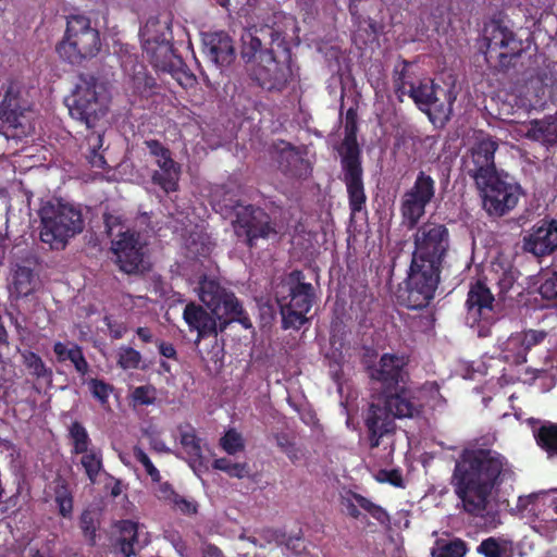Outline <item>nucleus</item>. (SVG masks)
Returning a JSON list of instances; mask_svg holds the SVG:
<instances>
[{"label":"nucleus","instance_id":"nucleus-1","mask_svg":"<svg viewBox=\"0 0 557 557\" xmlns=\"http://www.w3.org/2000/svg\"><path fill=\"white\" fill-rule=\"evenodd\" d=\"M512 463L490 447L463 448L455 462L450 485L466 513L482 516L500 487L515 479Z\"/></svg>","mask_w":557,"mask_h":557},{"label":"nucleus","instance_id":"nucleus-2","mask_svg":"<svg viewBox=\"0 0 557 557\" xmlns=\"http://www.w3.org/2000/svg\"><path fill=\"white\" fill-rule=\"evenodd\" d=\"M413 250L405 288L398 299L408 309H423L435 297L450 249V235L443 223L426 221L414 226Z\"/></svg>","mask_w":557,"mask_h":557},{"label":"nucleus","instance_id":"nucleus-3","mask_svg":"<svg viewBox=\"0 0 557 557\" xmlns=\"http://www.w3.org/2000/svg\"><path fill=\"white\" fill-rule=\"evenodd\" d=\"M384 407L371 404L364 419L370 448L380 446L384 436L394 433L393 418H416L422 413L424 401L417 389L401 386L380 396Z\"/></svg>","mask_w":557,"mask_h":557},{"label":"nucleus","instance_id":"nucleus-4","mask_svg":"<svg viewBox=\"0 0 557 557\" xmlns=\"http://www.w3.org/2000/svg\"><path fill=\"white\" fill-rule=\"evenodd\" d=\"M357 111L349 108L346 112L345 136L337 148L341 158V180L346 187L348 207L354 216L367 208V194L363 182L362 152L357 140Z\"/></svg>","mask_w":557,"mask_h":557},{"label":"nucleus","instance_id":"nucleus-5","mask_svg":"<svg viewBox=\"0 0 557 557\" xmlns=\"http://www.w3.org/2000/svg\"><path fill=\"white\" fill-rule=\"evenodd\" d=\"M40 240L51 249H64L69 239L84 228L82 211L72 205L45 203L39 210Z\"/></svg>","mask_w":557,"mask_h":557},{"label":"nucleus","instance_id":"nucleus-6","mask_svg":"<svg viewBox=\"0 0 557 557\" xmlns=\"http://www.w3.org/2000/svg\"><path fill=\"white\" fill-rule=\"evenodd\" d=\"M100 48V34L91 27L90 20L84 15H71L64 37L57 45L55 51L62 60L75 65L95 57Z\"/></svg>","mask_w":557,"mask_h":557},{"label":"nucleus","instance_id":"nucleus-7","mask_svg":"<svg viewBox=\"0 0 557 557\" xmlns=\"http://www.w3.org/2000/svg\"><path fill=\"white\" fill-rule=\"evenodd\" d=\"M66 106L73 119L91 128L107 113L106 89L94 75L82 74Z\"/></svg>","mask_w":557,"mask_h":557},{"label":"nucleus","instance_id":"nucleus-8","mask_svg":"<svg viewBox=\"0 0 557 557\" xmlns=\"http://www.w3.org/2000/svg\"><path fill=\"white\" fill-rule=\"evenodd\" d=\"M287 295L277 297L284 330H299L307 321L314 293L313 286L305 282V274L300 270H293L286 281Z\"/></svg>","mask_w":557,"mask_h":557},{"label":"nucleus","instance_id":"nucleus-9","mask_svg":"<svg viewBox=\"0 0 557 557\" xmlns=\"http://www.w3.org/2000/svg\"><path fill=\"white\" fill-rule=\"evenodd\" d=\"M480 190L483 209L490 216L500 218L516 208L523 190L504 171L475 183Z\"/></svg>","mask_w":557,"mask_h":557},{"label":"nucleus","instance_id":"nucleus-10","mask_svg":"<svg viewBox=\"0 0 557 557\" xmlns=\"http://www.w3.org/2000/svg\"><path fill=\"white\" fill-rule=\"evenodd\" d=\"M250 77L264 91L282 94L294 79L290 55L280 61L272 50L261 52L250 70Z\"/></svg>","mask_w":557,"mask_h":557},{"label":"nucleus","instance_id":"nucleus-11","mask_svg":"<svg viewBox=\"0 0 557 557\" xmlns=\"http://www.w3.org/2000/svg\"><path fill=\"white\" fill-rule=\"evenodd\" d=\"M467 321L478 327L479 337H488L492 325L498 320L495 297L483 280L470 284L467 300Z\"/></svg>","mask_w":557,"mask_h":557},{"label":"nucleus","instance_id":"nucleus-12","mask_svg":"<svg viewBox=\"0 0 557 557\" xmlns=\"http://www.w3.org/2000/svg\"><path fill=\"white\" fill-rule=\"evenodd\" d=\"M232 226L238 240L250 249L257 246L258 239H268L270 235L276 234L271 216L253 205L239 208Z\"/></svg>","mask_w":557,"mask_h":557},{"label":"nucleus","instance_id":"nucleus-13","mask_svg":"<svg viewBox=\"0 0 557 557\" xmlns=\"http://www.w3.org/2000/svg\"><path fill=\"white\" fill-rule=\"evenodd\" d=\"M111 251L121 272L128 275L144 272L145 244L140 242L139 232L131 228L120 232L111 240Z\"/></svg>","mask_w":557,"mask_h":557},{"label":"nucleus","instance_id":"nucleus-14","mask_svg":"<svg viewBox=\"0 0 557 557\" xmlns=\"http://www.w3.org/2000/svg\"><path fill=\"white\" fill-rule=\"evenodd\" d=\"M434 196L435 181L420 171L412 187L405 193L400 206V212L408 228L417 226Z\"/></svg>","mask_w":557,"mask_h":557},{"label":"nucleus","instance_id":"nucleus-15","mask_svg":"<svg viewBox=\"0 0 557 557\" xmlns=\"http://www.w3.org/2000/svg\"><path fill=\"white\" fill-rule=\"evenodd\" d=\"M144 144L158 166L151 174L152 184L165 194L177 191L182 169L172 158L171 150L158 139H147Z\"/></svg>","mask_w":557,"mask_h":557},{"label":"nucleus","instance_id":"nucleus-16","mask_svg":"<svg viewBox=\"0 0 557 557\" xmlns=\"http://www.w3.org/2000/svg\"><path fill=\"white\" fill-rule=\"evenodd\" d=\"M486 58L496 59L500 66H508L522 51V41L500 22H492L485 28Z\"/></svg>","mask_w":557,"mask_h":557},{"label":"nucleus","instance_id":"nucleus-17","mask_svg":"<svg viewBox=\"0 0 557 557\" xmlns=\"http://www.w3.org/2000/svg\"><path fill=\"white\" fill-rule=\"evenodd\" d=\"M403 357L393 354H383L376 366L368 368L373 389L379 396L392 393L405 384L407 372Z\"/></svg>","mask_w":557,"mask_h":557},{"label":"nucleus","instance_id":"nucleus-18","mask_svg":"<svg viewBox=\"0 0 557 557\" xmlns=\"http://www.w3.org/2000/svg\"><path fill=\"white\" fill-rule=\"evenodd\" d=\"M498 149V141L491 135L478 137L470 150V159L466 162L468 175L479 183L499 171L495 164V152Z\"/></svg>","mask_w":557,"mask_h":557},{"label":"nucleus","instance_id":"nucleus-19","mask_svg":"<svg viewBox=\"0 0 557 557\" xmlns=\"http://www.w3.org/2000/svg\"><path fill=\"white\" fill-rule=\"evenodd\" d=\"M409 97L417 107L425 112L429 119L435 123L436 120H447L451 111V103H446L438 97V92L445 94V90L436 85L434 81L420 82L418 86L409 84Z\"/></svg>","mask_w":557,"mask_h":557},{"label":"nucleus","instance_id":"nucleus-20","mask_svg":"<svg viewBox=\"0 0 557 557\" xmlns=\"http://www.w3.org/2000/svg\"><path fill=\"white\" fill-rule=\"evenodd\" d=\"M517 509L525 518H533L548 528H557V495L540 492L520 496Z\"/></svg>","mask_w":557,"mask_h":557},{"label":"nucleus","instance_id":"nucleus-21","mask_svg":"<svg viewBox=\"0 0 557 557\" xmlns=\"http://www.w3.org/2000/svg\"><path fill=\"white\" fill-rule=\"evenodd\" d=\"M270 154L286 177L305 180L311 173L309 161L301 156L297 147L286 140L280 139L274 143Z\"/></svg>","mask_w":557,"mask_h":557},{"label":"nucleus","instance_id":"nucleus-22","mask_svg":"<svg viewBox=\"0 0 557 557\" xmlns=\"http://www.w3.org/2000/svg\"><path fill=\"white\" fill-rule=\"evenodd\" d=\"M522 248L535 257H544L557 250V221L541 220L523 236Z\"/></svg>","mask_w":557,"mask_h":557},{"label":"nucleus","instance_id":"nucleus-23","mask_svg":"<svg viewBox=\"0 0 557 557\" xmlns=\"http://www.w3.org/2000/svg\"><path fill=\"white\" fill-rule=\"evenodd\" d=\"M29 109L30 104L22 98L20 87L15 84H10L0 103L1 121L11 128L21 129L20 134H25V127L28 122L26 112Z\"/></svg>","mask_w":557,"mask_h":557},{"label":"nucleus","instance_id":"nucleus-24","mask_svg":"<svg viewBox=\"0 0 557 557\" xmlns=\"http://www.w3.org/2000/svg\"><path fill=\"white\" fill-rule=\"evenodd\" d=\"M223 296L219 302L220 308L211 311L219 323V331L221 333L224 332L233 322L239 323L246 330L251 329V320L236 295L232 290L226 289Z\"/></svg>","mask_w":557,"mask_h":557},{"label":"nucleus","instance_id":"nucleus-25","mask_svg":"<svg viewBox=\"0 0 557 557\" xmlns=\"http://www.w3.org/2000/svg\"><path fill=\"white\" fill-rule=\"evenodd\" d=\"M203 53L216 66L230 65L235 60L233 39L223 30L207 33L202 37Z\"/></svg>","mask_w":557,"mask_h":557},{"label":"nucleus","instance_id":"nucleus-26","mask_svg":"<svg viewBox=\"0 0 557 557\" xmlns=\"http://www.w3.org/2000/svg\"><path fill=\"white\" fill-rule=\"evenodd\" d=\"M341 504L345 507L346 513L354 519H359L361 516L358 505L381 525L386 528L391 525V516L386 509L359 493L351 490L346 491L341 495Z\"/></svg>","mask_w":557,"mask_h":557},{"label":"nucleus","instance_id":"nucleus-27","mask_svg":"<svg viewBox=\"0 0 557 557\" xmlns=\"http://www.w3.org/2000/svg\"><path fill=\"white\" fill-rule=\"evenodd\" d=\"M183 319L190 332H197V339L201 341L210 336H216L219 323L214 315L194 301L188 302L183 311Z\"/></svg>","mask_w":557,"mask_h":557},{"label":"nucleus","instance_id":"nucleus-28","mask_svg":"<svg viewBox=\"0 0 557 557\" xmlns=\"http://www.w3.org/2000/svg\"><path fill=\"white\" fill-rule=\"evenodd\" d=\"M144 525L132 520H122L119 524L117 544L124 557L135 556L150 542Z\"/></svg>","mask_w":557,"mask_h":557},{"label":"nucleus","instance_id":"nucleus-29","mask_svg":"<svg viewBox=\"0 0 557 557\" xmlns=\"http://www.w3.org/2000/svg\"><path fill=\"white\" fill-rule=\"evenodd\" d=\"M144 525L132 520H122L119 524L117 544L124 557L135 556L150 542Z\"/></svg>","mask_w":557,"mask_h":557},{"label":"nucleus","instance_id":"nucleus-30","mask_svg":"<svg viewBox=\"0 0 557 557\" xmlns=\"http://www.w3.org/2000/svg\"><path fill=\"white\" fill-rule=\"evenodd\" d=\"M141 45L147 41L154 44L173 42L172 17L170 14H159L150 17L140 29Z\"/></svg>","mask_w":557,"mask_h":557},{"label":"nucleus","instance_id":"nucleus-31","mask_svg":"<svg viewBox=\"0 0 557 557\" xmlns=\"http://www.w3.org/2000/svg\"><path fill=\"white\" fill-rule=\"evenodd\" d=\"M141 46L148 61L161 72L171 69V64L180 57L175 53L173 42L154 44L148 40L147 45Z\"/></svg>","mask_w":557,"mask_h":557},{"label":"nucleus","instance_id":"nucleus-32","mask_svg":"<svg viewBox=\"0 0 557 557\" xmlns=\"http://www.w3.org/2000/svg\"><path fill=\"white\" fill-rule=\"evenodd\" d=\"M533 437L539 448L545 453L550 461L557 460V423L543 421L539 428L533 429Z\"/></svg>","mask_w":557,"mask_h":557},{"label":"nucleus","instance_id":"nucleus-33","mask_svg":"<svg viewBox=\"0 0 557 557\" xmlns=\"http://www.w3.org/2000/svg\"><path fill=\"white\" fill-rule=\"evenodd\" d=\"M525 137L531 140L542 141L547 146L557 145L556 117L549 115L542 120H532Z\"/></svg>","mask_w":557,"mask_h":557},{"label":"nucleus","instance_id":"nucleus-34","mask_svg":"<svg viewBox=\"0 0 557 557\" xmlns=\"http://www.w3.org/2000/svg\"><path fill=\"white\" fill-rule=\"evenodd\" d=\"M53 352L59 362L71 361L79 375L84 376L89 372V363L79 345L73 344L71 348H67L65 344L57 342L53 345Z\"/></svg>","mask_w":557,"mask_h":557},{"label":"nucleus","instance_id":"nucleus-35","mask_svg":"<svg viewBox=\"0 0 557 557\" xmlns=\"http://www.w3.org/2000/svg\"><path fill=\"white\" fill-rule=\"evenodd\" d=\"M226 287L222 286L216 280L202 277L198 284V296L201 302L210 310L220 308L219 302L224 297Z\"/></svg>","mask_w":557,"mask_h":557},{"label":"nucleus","instance_id":"nucleus-36","mask_svg":"<svg viewBox=\"0 0 557 557\" xmlns=\"http://www.w3.org/2000/svg\"><path fill=\"white\" fill-rule=\"evenodd\" d=\"M37 283L33 269L17 265L12 276V292L17 297H27L36 290Z\"/></svg>","mask_w":557,"mask_h":557},{"label":"nucleus","instance_id":"nucleus-37","mask_svg":"<svg viewBox=\"0 0 557 557\" xmlns=\"http://www.w3.org/2000/svg\"><path fill=\"white\" fill-rule=\"evenodd\" d=\"M468 544L459 537L446 541L438 539L431 550L432 557H465L468 553Z\"/></svg>","mask_w":557,"mask_h":557},{"label":"nucleus","instance_id":"nucleus-38","mask_svg":"<svg viewBox=\"0 0 557 557\" xmlns=\"http://www.w3.org/2000/svg\"><path fill=\"white\" fill-rule=\"evenodd\" d=\"M528 349L523 345V341L520 338L518 332L512 333L505 343L503 349V358L507 363L516 366L523 364L527 362Z\"/></svg>","mask_w":557,"mask_h":557},{"label":"nucleus","instance_id":"nucleus-39","mask_svg":"<svg viewBox=\"0 0 557 557\" xmlns=\"http://www.w3.org/2000/svg\"><path fill=\"white\" fill-rule=\"evenodd\" d=\"M132 86L138 95L145 98L156 95L159 89L156 78L148 74L144 66H140V70L132 76Z\"/></svg>","mask_w":557,"mask_h":557},{"label":"nucleus","instance_id":"nucleus-40","mask_svg":"<svg viewBox=\"0 0 557 557\" xmlns=\"http://www.w3.org/2000/svg\"><path fill=\"white\" fill-rule=\"evenodd\" d=\"M54 502L59 513L63 518H71L73 512V495L69 484L64 480H59L54 487Z\"/></svg>","mask_w":557,"mask_h":557},{"label":"nucleus","instance_id":"nucleus-41","mask_svg":"<svg viewBox=\"0 0 557 557\" xmlns=\"http://www.w3.org/2000/svg\"><path fill=\"white\" fill-rule=\"evenodd\" d=\"M164 72L170 73L178 85L185 89L193 88L197 84L196 75L188 69L181 57L171 64V69H166Z\"/></svg>","mask_w":557,"mask_h":557},{"label":"nucleus","instance_id":"nucleus-42","mask_svg":"<svg viewBox=\"0 0 557 557\" xmlns=\"http://www.w3.org/2000/svg\"><path fill=\"white\" fill-rule=\"evenodd\" d=\"M21 357L23 364L33 376L37 379H45L52 375V371L46 367L38 354L26 349L21 352Z\"/></svg>","mask_w":557,"mask_h":557},{"label":"nucleus","instance_id":"nucleus-43","mask_svg":"<svg viewBox=\"0 0 557 557\" xmlns=\"http://www.w3.org/2000/svg\"><path fill=\"white\" fill-rule=\"evenodd\" d=\"M181 445L189 459L194 462H200L202 459L201 438H199L194 429L181 432Z\"/></svg>","mask_w":557,"mask_h":557},{"label":"nucleus","instance_id":"nucleus-44","mask_svg":"<svg viewBox=\"0 0 557 557\" xmlns=\"http://www.w3.org/2000/svg\"><path fill=\"white\" fill-rule=\"evenodd\" d=\"M70 437L73 443L72 453L73 454H83L88 451V447L90 444V438L85 426L75 421L70 426Z\"/></svg>","mask_w":557,"mask_h":557},{"label":"nucleus","instance_id":"nucleus-45","mask_svg":"<svg viewBox=\"0 0 557 557\" xmlns=\"http://www.w3.org/2000/svg\"><path fill=\"white\" fill-rule=\"evenodd\" d=\"M417 393L419 394V397H421V400L424 401V407L434 409L445 403L440 391V385L436 382L424 383L417 389Z\"/></svg>","mask_w":557,"mask_h":557},{"label":"nucleus","instance_id":"nucleus-46","mask_svg":"<svg viewBox=\"0 0 557 557\" xmlns=\"http://www.w3.org/2000/svg\"><path fill=\"white\" fill-rule=\"evenodd\" d=\"M81 465L85 470V473L91 483H95L99 472L102 469V457L101 454L91 449L87 453H83Z\"/></svg>","mask_w":557,"mask_h":557},{"label":"nucleus","instance_id":"nucleus-47","mask_svg":"<svg viewBox=\"0 0 557 557\" xmlns=\"http://www.w3.org/2000/svg\"><path fill=\"white\" fill-rule=\"evenodd\" d=\"M245 206L246 205H243L240 199L231 190H225L221 198L214 202L215 210L224 215L234 214L236 216L239 208H244Z\"/></svg>","mask_w":557,"mask_h":557},{"label":"nucleus","instance_id":"nucleus-48","mask_svg":"<svg viewBox=\"0 0 557 557\" xmlns=\"http://www.w3.org/2000/svg\"><path fill=\"white\" fill-rule=\"evenodd\" d=\"M507 552V542L490 536L484 539L476 547V553L484 557H504Z\"/></svg>","mask_w":557,"mask_h":557},{"label":"nucleus","instance_id":"nucleus-49","mask_svg":"<svg viewBox=\"0 0 557 557\" xmlns=\"http://www.w3.org/2000/svg\"><path fill=\"white\" fill-rule=\"evenodd\" d=\"M212 468L228 474L231 478L243 479L248 475V465L246 462H232L228 458H218L212 462Z\"/></svg>","mask_w":557,"mask_h":557},{"label":"nucleus","instance_id":"nucleus-50","mask_svg":"<svg viewBox=\"0 0 557 557\" xmlns=\"http://www.w3.org/2000/svg\"><path fill=\"white\" fill-rule=\"evenodd\" d=\"M141 354L133 347L122 346L117 354V366L123 370L138 369L141 362Z\"/></svg>","mask_w":557,"mask_h":557},{"label":"nucleus","instance_id":"nucleus-51","mask_svg":"<svg viewBox=\"0 0 557 557\" xmlns=\"http://www.w3.org/2000/svg\"><path fill=\"white\" fill-rule=\"evenodd\" d=\"M220 446L228 455H236L245 449L244 438L235 429L227 430L220 438Z\"/></svg>","mask_w":557,"mask_h":557},{"label":"nucleus","instance_id":"nucleus-52","mask_svg":"<svg viewBox=\"0 0 557 557\" xmlns=\"http://www.w3.org/2000/svg\"><path fill=\"white\" fill-rule=\"evenodd\" d=\"M87 384L92 397L96 398L101 406L109 404L110 394L114 389L112 384L97 377L89 379Z\"/></svg>","mask_w":557,"mask_h":557},{"label":"nucleus","instance_id":"nucleus-53","mask_svg":"<svg viewBox=\"0 0 557 557\" xmlns=\"http://www.w3.org/2000/svg\"><path fill=\"white\" fill-rule=\"evenodd\" d=\"M242 41H243V46H242V58L246 61V62H250L253 58L260 55L261 52H264L265 50H262V42L261 40L253 36L250 32L244 34L242 36Z\"/></svg>","mask_w":557,"mask_h":557},{"label":"nucleus","instance_id":"nucleus-54","mask_svg":"<svg viewBox=\"0 0 557 557\" xmlns=\"http://www.w3.org/2000/svg\"><path fill=\"white\" fill-rule=\"evenodd\" d=\"M79 527L84 536L88 540V543L90 545H95L98 524L91 511L85 510L82 512L79 518Z\"/></svg>","mask_w":557,"mask_h":557},{"label":"nucleus","instance_id":"nucleus-55","mask_svg":"<svg viewBox=\"0 0 557 557\" xmlns=\"http://www.w3.org/2000/svg\"><path fill=\"white\" fill-rule=\"evenodd\" d=\"M519 276V271L509 265L503 269L502 273L497 277V285L499 288V295L505 296L515 285Z\"/></svg>","mask_w":557,"mask_h":557},{"label":"nucleus","instance_id":"nucleus-56","mask_svg":"<svg viewBox=\"0 0 557 557\" xmlns=\"http://www.w3.org/2000/svg\"><path fill=\"white\" fill-rule=\"evenodd\" d=\"M539 293L548 300L557 298V272H549L542 276Z\"/></svg>","mask_w":557,"mask_h":557},{"label":"nucleus","instance_id":"nucleus-57","mask_svg":"<svg viewBox=\"0 0 557 557\" xmlns=\"http://www.w3.org/2000/svg\"><path fill=\"white\" fill-rule=\"evenodd\" d=\"M520 335V338L523 341L524 347H527L528 351L535 347L541 345L547 337L548 333L544 330H523L521 332H518Z\"/></svg>","mask_w":557,"mask_h":557},{"label":"nucleus","instance_id":"nucleus-58","mask_svg":"<svg viewBox=\"0 0 557 557\" xmlns=\"http://www.w3.org/2000/svg\"><path fill=\"white\" fill-rule=\"evenodd\" d=\"M375 480L380 483H388L395 487H405L400 469H381L375 474Z\"/></svg>","mask_w":557,"mask_h":557},{"label":"nucleus","instance_id":"nucleus-59","mask_svg":"<svg viewBox=\"0 0 557 557\" xmlns=\"http://www.w3.org/2000/svg\"><path fill=\"white\" fill-rule=\"evenodd\" d=\"M124 220L122 218V215L120 214H115V213H112V212H104L103 213V224H104V230H106V233L108 234V236L112 237L116 231V235L120 233V232H125L124 228Z\"/></svg>","mask_w":557,"mask_h":557},{"label":"nucleus","instance_id":"nucleus-60","mask_svg":"<svg viewBox=\"0 0 557 557\" xmlns=\"http://www.w3.org/2000/svg\"><path fill=\"white\" fill-rule=\"evenodd\" d=\"M133 400L143 406H149L154 404V388L152 386L143 385L137 386L132 393Z\"/></svg>","mask_w":557,"mask_h":557},{"label":"nucleus","instance_id":"nucleus-61","mask_svg":"<svg viewBox=\"0 0 557 557\" xmlns=\"http://www.w3.org/2000/svg\"><path fill=\"white\" fill-rule=\"evenodd\" d=\"M403 64H404V67L398 71L397 67H395L394 70V88H395V92L397 95H405L407 91H406V85H407V82H406V73H407V67L410 65V62H408L407 60H403Z\"/></svg>","mask_w":557,"mask_h":557},{"label":"nucleus","instance_id":"nucleus-62","mask_svg":"<svg viewBox=\"0 0 557 557\" xmlns=\"http://www.w3.org/2000/svg\"><path fill=\"white\" fill-rule=\"evenodd\" d=\"M8 333L2 323H0V387H3L5 383L10 381L4 370V361L2 359V349L8 348Z\"/></svg>","mask_w":557,"mask_h":557},{"label":"nucleus","instance_id":"nucleus-63","mask_svg":"<svg viewBox=\"0 0 557 557\" xmlns=\"http://www.w3.org/2000/svg\"><path fill=\"white\" fill-rule=\"evenodd\" d=\"M103 322L110 331V336L113 339H120L126 333V326L124 323H117L111 319V317L106 315L103 318Z\"/></svg>","mask_w":557,"mask_h":557},{"label":"nucleus","instance_id":"nucleus-64","mask_svg":"<svg viewBox=\"0 0 557 557\" xmlns=\"http://www.w3.org/2000/svg\"><path fill=\"white\" fill-rule=\"evenodd\" d=\"M156 345L158 347L159 354L162 357H164L166 359L174 360V361L178 360L177 350H176L175 346L172 343H169V342H165V341H161V339H157L156 341Z\"/></svg>","mask_w":557,"mask_h":557}]
</instances>
